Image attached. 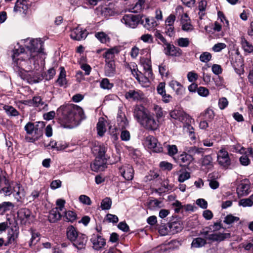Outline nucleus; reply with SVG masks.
I'll list each match as a JSON object with an SVG mask.
<instances>
[{
    "label": "nucleus",
    "mask_w": 253,
    "mask_h": 253,
    "mask_svg": "<svg viewBox=\"0 0 253 253\" xmlns=\"http://www.w3.org/2000/svg\"><path fill=\"white\" fill-rule=\"evenodd\" d=\"M57 115L64 127L69 128L77 126L85 118L83 109L72 104L61 106L57 110Z\"/></svg>",
    "instance_id": "obj_1"
},
{
    "label": "nucleus",
    "mask_w": 253,
    "mask_h": 253,
    "mask_svg": "<svg viewBox=\"0 0 253 253\" xmlns=\"http://www.w3.org/2000/svg\"><path fill=\"white\" fill-rule=\"evenodd\" d=\"M133 116L137 122L147 129L155 130L159 127V120H156L154 115L143 106L136 105L135 107Z\"/></svg>",
    "instance_id": "obj_2"
},
{
    "label": "nucleus",
    "mask_w": 253,
    "mask_h": 253,
    "mask_svg": "<svg viewBox=\"0 0 253 253\" xmlns=\"http://www.w3.org/2000/svg\"><path fill=\"white\" fill-rule=\"evenodd\" d=\"M45 123L42 121L36 122L35 125L32 122H28L25 126L24 129L27 134L31 136L30 137L31 141L38 140L43 135V129H45V134L47 136V126L45 127Z\"/></svg>",
    "instance_id": "obj_3"
},
{
    "label": "nucleus",
    "mask_w": 253,
    "mask_h": 253,
    "mask_svg": "<svg viewBox=\"0 0 253 253\" xmlns=\"http://www.w3.org/2000/svg\"><path fill=\"white\" fill-rule=\"evenodd\" d=\"M25 46L29 52V59L34 57L38 53H42L43 51V42L41 39L25 40Z\"/></svg>",
    "instance_id": "obj_4"
},
{
    "label": "nucleus",
    "mask_w": 253,
    "mask_h": 253,
    "mask_svg": "<svg viewBox=\"0 0 253 253\" xmlns=\"http://www.w3.org/2000/svg\"><path fill=\"white\" fill-rule=\"evenodd\" d=\"M128 68L133 76L138 81L142 86L146 87L149 85L150 80L153 78V73H151L150 76L147 75L146 72H144V74H142L141 72H138L137 65L135 63H132L129 65Z\"/></svg>",
    "instance_id": "obj_5"
},
{
    "label": "nucleus",
    "mask_w": 253,
    "mask_h": 253,
    "mask_svg": "<svg viewBox=\"0 0 253 253\" xmlns=\"http://www.w3.org/2000/svg\"><path fill=\"white\" fill-rule=\"evenodd\" d=\"M56 207L52 209L48 213V221L55 222L62 217V211L63 210V207H65V201L59 199L57 200Z\"/></svg>",
    "instance_id": "obj_6"
},
{
    "label": "nucleus",
    "mask_w": 253,
    "mask_h": 253,
    "mask_svg": "<svg viewBox=\"0 0 253 253\" xmlns=\"http://www.w3.org/2000/svg\"><path fill=\"white\" fill-rule=\"evenodd\" d=\"M17 218L22 224L26 225L32 222L34 217L30 210L27 208H21L17 212Z\"/></svg>",
    "instance_id": "obj_7"
},
{
    "label": "nucleus",
    "mask_w": 253,
    "mask_h": 253,
    "mask_svg": "<svg viewBox=\"0 0 253 253\" xmlns=\"http://www.w3.org/2000/svg\"><path fill=\"white\" fill-rule=\"evenodd\" d=\"M141 21V17L137 15L132 14L124 15L121 19V22L126 27L135 28Z\"/></svg>",
    "instance_id": "obj_8"
},
{
    "label": "nucleus",
    "mask_w": 253,
    "mask_h": 253,
    "mask_svg": "<svg viewBox=\"0 0 253 253\" xmlns=\"http://www.w3.org/2000/svg\"><path fill=\"white\" fill-rule=\"evenodd\" d=\"M119 174L126 180H131L134 177V169L129 164H124L118 167Z\"/></svg>",
    "instance_id": "obj_9"
},
{
    "label": "nucleus",
    "mask_w": 253,
    "mask_h": 253,
    "mask_svg": "<svg viewBox=\"0 0 253 253\" xmlns=\"http://www.w3.org/2000/svg\"><path fill=\"white\" fill-rule=\"evenodd\" d=\"M144 144L154 152L160 153L163 151V148L158 143L157 139L153 136L149 135L145 138Z\"/></svg>",
    "instance_id": "obj_10"
},
{
    "label": "nucleus",
    "mask_w": 253,
    "mask_h": 253,
    "mask_svg": "<svg viewBox=\"0 0 253 253\" xmlns=\"http://www.w3.org/2000/svg\"><path fill=\"white\" fill-rule=\"evenodd\" d=\"M92 248L96 251L102 250L106 246L105 240L98 234H93L90 238Z\"/></svg>",
    "instance_id": "obj_11"
},
{
    "label": "nucleus",
    "mask_w": 253,
    "mask_h": 253,
    "mask_svg": "<svg viewBox=\"0 0 253 253\" xmlns=\"http://www.w3.org/2000/svg\"><path fill=\"white\" fill-rule=\"evenodd\" d=\"M237 193L239 197L248 195L250 192V183L249 180H242L237 188Z\"/></svg>",
    "instance_id": "obj_12"
},
{
    "label": "nucleus",
    "mask_w": 253,
    "mask_h": 253,
    "mask_svg": "<svg viewBox=\"0 0 253 253\" xmlns=\"http://www.w3.org/2000/svg\"><path fill=\"white\" fill-rule=\"evenodd\" d=\"M217 162L220 166L225 168L230 165L231 161L227 151L224 149H221L218 152Z\"/></svg>",
    "instance_id": "obj_13"
},
{
    "label": "nucleus",
    "mask_w": 253,
    "mask_h": 253,
    "mask_svg": "<svg viewBox=\"0 0 253 253\" xmlns=\"http://www.w3.org/2000/svg\"><path fill=\"white\" fill-rule=\"evenodd\" d=\"M104 157H96L94 162L90 167L92 170L95 171H103L106 168V161Z\"/></svg>",
    "instance_id": "obj_14"
},
{
    "label": "nucleus",
    "mask_w": 253,
    "mask_h": 253,
    "mask_svg": "<svg viewBox=\"0 0 253 253\" xmlns=\"http://www.w3.org/2000/svg\"><path fill=\"white\" fill-rule=\"evenodd\" d=\"M29 6V1L27 0H17L14 7V11L16 12L22 13L25 15Z\"/></svg>",
    "instance_id": "obj_15"
},
{
    "label": "nucleus",
    "mask_w": 253,
    "mask_h": 253,
    "mask_svg": "<svg viewBox=\"0 0 253 253\" xmlns=\"http://www.w3.org/2000/svg\"><path fill=\"white\" fill-rule=\"evenodd\" d=\"M87 241L86 236L82 233H80L76 239L72 243L74 247L78 250H81L85 248Z\"/></svg>",
    "instance_id": "obj_16"
},
{
    "label": "nucleus",
    "mask_w": 253,
    "mask_h": 253,
    "mask_svg": "<svg viewBox=\"0 0 253 253\" xmlns=\"http://www.w3.org/2000/svg\"><path fill=\"white\" fill-rule=\"evenodd\" d=\"M230 237V234L228 233L214 232L209 235L208 240L212 242H220Z\"/></svg>",
    "instance_id": "obj_17"
},
{
    "label": "nucleus",
    "mask_w": 253,
    "mask_h": 253,
    "mask_svg": "<svg viewBox=\"0 0 253 253\" xmlns=\"http://www.w3.org/2000/svg\"><path fill=\"white\" fill-rule=\"evenodd\" d=\"M87 36L85 30H83L82 28L78 27L74 29L71 32V38L74 40L81 41L84 39Z\"/></svg>",
    "instance_id": "obj_18"
},
{
    "label": "nucleus",
    "mask_w": 253,
    "mask_h": 253,
    "mask_svg": "<svg viewBox=\"0 0 253 253\" xmlns=\"http://www.w3.org/2000/svg\"><path fill=\"white\" fill-rule=\"evenodd\" d=\"M180 24L182 30L184 31L190 32L193 29V27L191 23V20L186 13H184L181 15Z\"/></svg>",
    "instance_id": "obj_19"
},
{
    "label": "nucleus",
    "mask_w": 253,
    "mask_h": 253,
    "mask_svg": "<svg viewBox=\"0 0 253 253\" xmlns=\"http://www.w3.org/2000/svg\"><path fill=\"white\" fill-rule=\"evenodd\" d=\"M62 217L64 221L73 223L76 220L77 215L76 213L73 211H67L63 207V210L62 211Z\"/></svg>",
    "instance_id": "obj_20"
},
{
    "label": "nucleus",
    "mask_w": 253,
    "mask_h": 253,
    "mask_svg": "<svg viewBox=\"0 0 253 253\" xmlns=\"http://www.w3.org/2000/svg\"><path fill=\"white\" fill-rule=\"evenodd\" d=\"M141 22L149 30L154 28L159 24L153 17H141Z\"/></svg>",
    "instance_id": "obj_21"
},
{
    "label": "nucleus",
    "mask_w": 253,
    "mask_h": 253,
    "mask_svg": "<svg viewBox=\"0 0 253 253\" xmlns=\"http://www.w3.org/2000/svg\"><path fill=\"white\" fill-rule=\"evenodd\" d=\"M125 97L127 99L139 100L143 99L144 94L140 90H130L125 93Z\"/></svg>",
    "instance_id": "obj_22"
},
{
    "label": "nucleus",
    "mask_w": 253,
    "mask_h": 253,
    "mask_svg": "<svg viewBox=\"0 0 253 253\" xmlns=\"http://www.w3.org/2000/svg\"><path fill=\"white\" fill-rule=\"evenodd\" d=\"M24 49L22 47H20L19 48L16 49L15 48L13 51V54L12 55V57L13 60V67H16L17 68H20L21 66V62L23 60L22 59H20V58L17 57L20 55L21 53H23L24 52Z\"/></svg>",
    "instance_id": "obj_23"
},
{
    "label": "nucleus",
    "mask_w": 253,
    "mask_h": 253,
    "mask_svg": "<svg viewBox=\"0 0 253 253\" xmlns=\"http://www.w3.org/2000/svg\"><path fill=\"white\" fill-rule=\"evenodd\" d=\"M91 150L96 157H104L106 152L105 146L99 142L94 143Z\"/></svg>",
    "instance_id": "obj_24"
},
{
    "label": "nucleus",
    "mask_w": 253,
    "mask_h": 253,
    "mask_svg": "<svg viewBox=\"0 0 253 253\" xmlns=\"http://www.w3.org/2000/svg\"><path fill=\"white\" fill-rule=\"evenodd\" d=\"M117 125L120 129H125L128 126V121L125 114L122 112H119L117 117Z\"/></svg>",
    "instance_id": "obj_25"
},
{
    "label": "nucleus",
    "mask_w": 253,
    "mask_h": 253,
    "mask_svg": "<svg viewBox=\"0 0 253 253\" xmlns=\"http://www.w3.org/2000/svg\"><path fill=\"white\" fill-rule=\"evenodd\" d=\"M80 234L77 229L73 225H70L66 228V234L67 238L72 242L76 237Z\"/></svg>",
    "instance_id": "obj_26"
},
{
    "label": "nucleus",
    "mask_w": 253,
    "mask_h": 253,
    "mask_svg": "<svg viewBox=\"0 0 253 253\" xmlns=\"http://www.w3.org/2000/svg\"><path fill=\"white\" fill-rule=\"evenodd\" d=\"M105 73L106 76L111 77L115 74V67L114 61H106L105 66Z\"/></svg>",
    "instance_id": "obj_27"
},
{
    "label": "nucleus",
    "mask_w": 253,
    "mask_h": 253,
    "mask_svg": "<svg viewBox=\"0 0 253 253\" xmlns=\"http://www.w3.org/2000/svg\"><path fill=\"white\" fill-rule=\"evenodd\" d=\"M169 85L177 94H181L184 90L183 86L176 80L171 81Z\"/></svg>",
    "instance_id": "obj_28"
},
{
    "label": "nucleus",
    "mask_w": 253,
    "mask_h": 253,
    "mask_svg": "<svg viewBox=\"0 0 253 253\" xmlns=\"http://www.w3.org/2000/svg\"><path fill=\"white\" fill-rule=\"evenodd\" d=\"M141 63L144 70V72H146L148 76H151V73H153L151 60L148 58H143L141 60Z\"/></svg>",
    "instance_id": "obj_29"
},
{
    "label": "nucleus",
    "mask_w": 253,
    "mask_h": 253,
    "mask_svg": "<svg viewBox=\"0 0 253 253\" xmlns=\"http://www.w3.org/2000/svg\"><path fill=\"white\" fill-rule=\"evenodd\" d=\"M120 50L118 47H114L107 50L103 54V57L106 59V62L108 61H113L112 59L114 57V54L118 53Z\"/></svg>",
    "instance_id": "obj_30"
},
{
    "label": "nucleus",
    "mask_w": 253,
    "mask_h": 253,
    "mask_svg": "<svg viewBox=\"0 0 253 253\" xmlns=\"http://www.w3.org/2000/svg\"><path fill=\"white\" fill-rule=\"evenodd\" d=\"M241 44L244 51L247 53H251L253 52V45L248 42L245 38L242 37Z\"/></svg>",
    "instance_id": "obj_31"
},
{
    "label": "nucleus",
    "mask_w": 253,
    "mask_h": 253,
    "mask_svg": "<svg viewBox=\"0 0 253 253\" xmlns=\"http://www.w3.org/2000/svg\"><path fill=\"white\" fill-rule=\"evenodd\" d=\"M169 115L171 118L180 121H182L184 118L187 116L183 111L179 110H174L170 112Z\"/></svg>",
    "instance_id": "obj_32"
},
{
    "label": "nucleus",
    "mask_w": 253,
    "mask_h": 253,
    "mask_svg": "<svg viewBox=\"0 0 253 253\" xmlns=\"http://www.w3.org/2000/svg\"><path fill=\"white\" fill-rule=\"evenodd\" d=\"M69 1L72 5L77 6H83L85 4L95 5L94 0H69Z\"/></svg>",
    "instance_id": "obj_33"
},
{
    "label": "nucleus",
    "mask_w": 253,
    "mask_h": 253,
    "mask_svg": "<svg viewBox=\"0 0 253 253\" xmlns=\"http://www.w3.org/2000/svg\"><path fill=\"white\" fill-rule=\"evenodd\" d=\"M206 244L207 241L206 239L201 237H197L193 240L191 243V247L200 248L204 247Z\"/></svg>",
    "instance_id": "obj_34"
},
{
    "label": "nucleus",
    "mask_w": 253,
    "mask_h": 253,
    "mask_svg": "<svg viewBox=\"0 0 253 253\" xmlns=\"http://www.w3.org/2000/svg\"><path fill=\"white\" fill-rule=\"evenodd\" d=\"M60 75L56 82L60 86H65L67 83V81L66 79V72L63 67H60Z\"/></svg>",
    "instance_id": "obj_35"
},
{
    "label": "nucleus",
    "mask_w": 253,
    "mask_h": 253,
    "mask_svg": "<svg viewBox=\"0 0 253 253\" xmlns=\"http://www.w3.org/2000/svg\"><path fill=\"white\" fill-rule=\"evenodd\" d=\"M3 110L7 116L9 117H16L19 115L18 111L13 107L10 105H4L3 107Z\"/></svg>",
    "instance_id": "obj_36"
},
{
    "label": "nucleus",
    "mask_w": 253,
    "mask_h": 253,
    "mask_svg": "<svg viewBox=\"0 0 253 253\" xmlns=\"http://www.w3.org/2000/svg\"><path fill=\"white\" fill-rule=\"evenodd\" d=\"M97 133L100 136L104 135L106 131L105 123L103 118H100L96 126Z\"/></svg>",
    "instance_id": "obj_37"
},
{
    "label": "nucleus",
    "mask_w": 253,
    "mask_h": 253,
    "mask_svg": "<svg viewBox=\"0 0 253 253\" xmlns=\"http://www.w3.org/2000/svg\"><path fill=\"white\" fill-rule=\"evenodd\" d=\"M31 102H32L34 106L39 107L40 109L41 108L43 109L44 107L47 106V104H44V102L42 100L40 96H35L33 97Z\"/></svg>",
    "instance_id": "obj_38"
},
{
    "label": "nucleus",
    "mask_w": 253,
    "mask_h": 253,
    "mask_svg": "<svg viewBox=\"0 0 253 253\" xmlns=\"http://www.w3.org/2000/svg\"><path fill=\"white\" fill-rule=\"evenodd\" d=\"M169 233L173 234L177 233L182 230V226L178 222H173L169 224Z\"/></svg>",
    "instance_id": "obj_39"
},
{
    "label": "nucleus",
    "mask_w": 253,
    "mask_h": 253,
    "mask_svg": "<svg viewBox=\"0 0 253 253\" xmlns=\"http://www.w3.org/2000/svg\"><path fill=\"white\" fill-rule=\"evenodd\" d=\"M209 186L212 189H216L219 186V183L216 179L215 175L213 173L209 175Z\"/></svg>",
    "instance_id": "obj_40"
},
{
    "label": "nucleus",
    "mask_w": 253,
    "mask_h": 253,
    "mask_svg": "<svg viewBox=\"0 0 253 253\" xmlns=\"http://www.w3.org/2000/svg\"><path fill=\"white\" fill-rule=\"evenodd\" d=\"M145 0H138L134 5H132L130 11L133 13H137L140 11L144 7Z\"/></svg>",
    "instance_id": "obj_41"
},
{
    "label": "nucleus",
    "mask_w": 253,
    "mask_h": 253,
    "mask_svg": "<svg viewBox=\"0 0 253 253\" xmlns=\"http://www.w3.org/2000/svg\"><path fill=\"white\" fill-rule=\"evenodd\" d=\"M14 207V205L10 202H4L0 204V214H3L5 211H9Z\"/></svg>",
    "instance_id": "obj_42"
},
{
    "label": "nucleus",
    "mask_w": 253,
    "mask_h": 253,
    "mask_svg": "<svg viewBox=\"0 0 253 253\" xmlns=\"http://www.w3.org/2000/svg\"><path fill=\"white\" fill-rule=\"evenodd\" d=\"M95 37L103 43H106L110 41L109 36L104 32H98L95 35Z\"/></svg>",
    "instance_id": "obj_43"
},
{
    "label": "nucleus",
    "mask_w": 253,
    "mask_h": 253,
    "mask_svg": "<svg viewBox=\"0 0 253 253\" xmlns=\"http://www.w3.org/2000/svg\"><path fill=\"white\" fill-rule=\"evenodd\" d=\"M190 177V173L186 170H180L179 172L178 181L183 182Z\"/></svg>",
    "instance_id": "obj_44"
},
{
    "label": "nucleus",
    "mask_w": 253,
    "mask_h": 253,
    "mask_svg": "<svg viewBox=\"0 0 253 253\" xmlns=\"http://www.w3.org/2000/svg\"><path fill=\"white\" fill-rule=\"evenodd\" d=\"M18 232L16 229L14 231L13 229H11V232H9L8 234V242L7 243L5 244V246H7L9 244L12 243L14 242L16 239L18 237Z\"/></svg>",
    "instance_id": "obj_45"
},
{
    "label": "nucleus",
    "mask_w": 253,
    "mask_h": 253,
    "mask_svg": "<svg viewBox=\"0 0 253 253\" xmlns=\"http://www.w3.org/2000/svg\"><path fill=\"white\" fill-rule=\"evenodd\" d=\"M165 147L168 151V154L170 156H173L178 152L177 147L175 145L166 144Z\"/></svg>",
    "instance_id": "obj_46"
},
{
    "label": "nucleus",
    "mask_w": 253,
    "mask_h": 253,
    "mask_svg": "<svg viewBox=\"0 0 253 253\" xmlns=\"http://www.w3.org/2000/svg\"><path fill=\"white\" fill-rule=\"evenodd\" d=\"M239 218L232 214H228L226 216L223 220L224 223L228 225H231L235 222H238Z\"/></svg>",
    "instance_id": "obj_47"
},
{
    "label": "nucleus",
    "mask_w": 253,
    "mask_h": 253,
    "mask_svg": "<svg viewBox=\"0 0 253 253\" xmlns=\"http://www.w3.org/2000/svg\"><path fill=\"white\" fill-rule=\"evenodd\" d=\"M113 86V84L110 83L109 80L107 78L102 79L100 83V87L104 89H110Z\"/></svg>",
    "instance_id": "obj_48"
},
{
    "label": "nucleus",
    "mask_w": 253,
    "mask_h": 253,
    "mask_svg": "<svg viewBox=\"0 0 253 253\" xmlns=\"http://www.w3.org/2000/svg\"><path fill=\"white\" fill-rule=\"evenodd\" d=\"M204 149L202 148H199L196 146H192L187 148V151L189 153L191 156L195 154H203L204 153Z\"/></svg>",
    "instance_id": "obj_49"
},
{
    "label": "nucleus",
    "mask_w": 253,
    "mask_h": 253,
    "mask_svg": "<svg viewBox=\"0 0 253 253\" xmlns=\"http://www.w3.org/2000/svg\"><path fill=\"white\" fill-rule=\"evenodd\" d=\"M79 201L84 205L90 206L92 204L90 198L85 195H81L79 197Z\"/></svg>",
    "instance_id": "obj_50"
},
{
    "label": "nucleus",
    "mask_w": 253,
    "mask_h": 253,
    "mask_svg": "<svg viewBox=\"0 0 253 253\" xmlns=\"http://www.w3.org/2000/svg\"><path fill=\"white\" fill-rule=\"evenodd\" d=\"M17 188L18 190H16L15 188H14L13 189V196L15 197V199L18 202H21L22 200L23 197L24 196V194L22 191H21L19 186L18 185Z\"/></svg>",
    "instance_id": "obj_51"
},
{
    "label": "nucleus",
    "mask_w": 253,
    "mask_h": 253,
    "mask_svg": "<svg viewBox=\"0 0 253 253\" xmlns=\"http://www.w3.org/2000/svg\"><path fill=\"white\" fill-rule=\"evenodd\" d=\"M177 45L181 47H188L190 44V41L187 38H180L177 40Z\"/></svg>",
    "instance_id": "obj_52"
},
{
    "label": "nucleus",
    "mask_w": 253,
    "mask_h": 253,
    "mask_svg": "<svg viewBox=\"0 0 253 253\" xmlns=\"http://www.w3.org/2000/svg\"><path fill=\"white\" fill-rule=\"evenodd\" d=\"M111 200L109 198H106L102 201L101 208L102 210H109L111 208Z\"/></svg>",
    "instance_id": "obj_53"
},
{
    "label": "nucleus",
    "mask_w": 253,
    "mask_h": 253,
    "mask_svg": "<svg viewBox=\"0 0 253 253\" xmlns=\"http://www.w3.org/2000/svg\"><path fill=\"white\" fill-rule=\"evenodd\" d=\"M211 54L208 52H204L200 56V60L204 63H207L211 59Z\"/></svg>",
    "instance_id": "obj_54"
},
{
    "label": "nucleus",
    "mask_w": 253,
    "mask_h": 253,
    "mask_svg": "<svg viewBox=\"0 0 253 253\" xmlns=\"http://www.w3.org/2000/svg\"><path fill=\"white\" fill-rule=\"evenodd\" d=\"M226 47V44L222 42H218L215 44L211 48L213 51L215 52H220L222 49Z\"/></svg>",
    "instance_id": "obj_55"
},
{
    "label": "nucleus",
    "mask_w": 253,
    "mask_h": 253,
    "mask_svg": "<svg viewBox=\"0 0 253 253\" xmlns=\"http://www.w3.org/2000/svg\"><path fill=\"white\" fill-rule=\"evenodd\" d=\"M239 205L243 207H251L253 205V202L249 197V198L241 199L239 202Z\"/></svg>",
    "instance_id": "obj_56"
},
{
    "label": "nucleus",
    "mask_w": 253,
    "mask_h": 253,
    "mask_svg": "<svg viewBox=\"0 0 253 253\" xmlns=\"http://www.w3.org/2000/svg\"><path fill=\"white\" fill-rule=\"evenodd\" d=\"M181 161L186 164H189L193 160V158L189 154H183L180 156Z\"/></svg>",
    "instance_id": "obj_57"
},
{
    "label": "nucleus",
    "mask_w": 253,
    "mask_h": 253,
    "mask_svg": "<svg viewBox=\"0 0 253 253\" xmlns=\"http://www.w3.org/2000/svg\"><path fill=\"white\" fill-rule=\"evenodd\" d=\"M184 129L185 131L189 133V135L191 139H195V136L194 133V128L191 125L188 124H186L184 126Z\"/></svg>",
    "instance_id": "obj_58"
},
{
    "label": "nucleus",
    "mask_w": 253,
    "mask_h": 253,
    "mask_svg": "<svg viewBox=\"0 0 253 253\" xmlns=\"http://www.w3.org/2000/svg\"><path fill=\"white\" fill-rule=\"evenodd\" d=\"M12 193H13V190L9 183L7 185H5V187L0 190V193H3L5 196H9L12 194Z\"/></svg>",
    "instance_id": "obj_59"
},
{
    "label": "nucleus",
    "mask_w": 253,
    "mask_h": 253,
    "mask_svg": "<svg viewBox=\"0 0 253 253\" xmlns=\"http://www.w3.org/2000/svg\"><path fill=\"white\" fill-rule=\"evenodd\" d=\"M218 105L220 109L224 110L225 109L228 105V101L227 98L224 97L219 98Z\"/></svg>",
    "instance_id": "obj_60"
},
{
    "label": "nucleus",
    "mask_w": 253,
    "mask_h": 253,
    "mask_svg": "<svg viewBox=\"0 0 253 253\" xmlns=\"http://www.w3.org/2000/svg\"><path fill=\"white\" fill-rule=\"evenodd\" d=\"M153 110L156 114L157 120H160L163 117V112L162 108L157 105L154 106Z\"/></svg>",
    "instance_id": "obj_61"
},
{
    "label": "nucleus",
    "mask_w": 253,
    "mask_h": 253,
    "mask_svg": "<svg viewBox=\"0 0 253 253\" xmlns=\"http://www.w3.org/2000/svg\"><path fill=\"white\" fill-rule=\"evenodd\" d=\"M175 19L176 17L174 14H170L165 20V26H173Z\"/></svg>",
    "instance_id": "obj_62"
},
{
    "label": "nucleus",
    "mask_w": 253,
    "mask_h": 253,
    "mask_svg": "<svg viewBox=\"0 0 253 253\" xmlns=\"http://www.w3.org/2000/svg\"><path fill=\"white\" fill-rule=\"evenodd\" d=\"M187 77L189 82H194L198 78V75L194 71H191L188 73Z\"/></svg>",
    "instance_id": "obj_63"
},
{
    "label": "nucleus",
    "mask_w": 253,
    "mask_h": 253,
    "mask_svg": "<svg viewBox=\"0 0 253 253\" xmlns=\"http://www.w3.org/2000/svg\"><path fill=\"white\" fill-rule=\"evenodd\" d=\"M166 34L170 37L174 36L175 31L174 26H165Z\"/></svg>",
    "instance_id": "obj_64"
}]
</instances>
